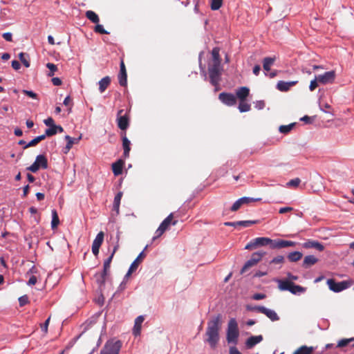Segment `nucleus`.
Instances as JSON below:
<instances>
[{
	"instance_id": "1",
	"label": "nucleus",
	"mask_w": 354,
	"mask_h": 354,
	"mask_svg": "<svg viewBox=\"0 0 354 354\" xmlns=\"http://www.w3.org/2000/svg\"><path fill=\"white\" fill-rule=\"evenodd\" d=\"M222 316L221 314L212 317L208 322L206 328L205 342H207L212 348H216L219 341V330L221 328Z\"/></svg>"
},
{
	"instance_id": "2",
	"label": "nucleus",
	"mask_w": 354,
	"mask_h": 354,
	"mask_svg": "<svg viewBox=\"0 0 354 354\" xmlns=\"http://www.w3.org/2000/svg\"><path fill=\"white\" fill-rule=\"evenodd\" d=\"M221 64L211 63L209 64L208 73L210 82L214 86H217L221 80Z\"/></svg>"
},
{
	"instance_id": "3",
	"label": "nucleus",
	"mask_w": 354,
	"mask_h": 354,
	"mask_svg": "<svg viewBox=\"0 0 354 354\" xmlns=\"http://www.w3.org/2000/svg\"><path fill=\"white\" fill-rule=\"evenodd\" d=\"M122 345L120 340L111 339L104 344L100 354H119Z\"/></svg>"
},
{
	"instance_id": "4",
	"label": "nucleus",
	"mask_w": 354,
	"mask_h": 354,
	"mask_svg": "<svg viewBox=\"0 0 354 354\" xmlns=\"http://www.w3.org/2000/svg\"><path fill=\"white\" fill-rule=\"evenodd\" d=\"M326 284L328 285L330 290L334 292H339L348 288L352 285V281H342L337 282L334 279H328L326 281Z\"/></svg>"
},
{
	"instance_id": "5",
	"label": "nucleus",
	"mask_w": 354,
	"mask_h": 354,
	"mask_svg": "<svg viewBox=\"0 0 354 354\" xmlns=\"http://www.w3.org/2000/svg\"><path fill=\"white\" fill-rule=\"evenodd\" d=\"M174 214L171 213L163 221L160 223V226L156 231V235L153 236V240L162 236L164 232L169 229L171 225H175L178 223V221L174 220Z\"/></svg>"
},
{
	"instance_id": "6",
	"label": "nucleus",
	"mask_w": 354,
	"mask_h": 354,
	"mask_svg": "<svg viewBox=\"0 0 354 354\" xmlns=\"http://www.w3.org/2000/svg\"><path fill=\"white\" fill-rule=\"evenodd\" d=\"M239 335L237 323L234 319H231L228 323L227 330V340L228 343L236 344Z\"/></svg>"
},
{
	"instance_id": "7",
	"label": "nucleus",
	"mask_w": 354,
	"mask_h": 354,
	"mask_svg": "<svg viewBox=\"0 0 354 354\" xmlns=\"http://www.w3.org/2000/svg\"><path fill=\"white\" fill-rule=\"evenodd\" d=\"M48 167V160L45 156L38 155L36 157L35 161L27 168L28 170L35 173L40 168L46 169Z\"/></svg>"
},
{
	"instance_id": "8",
	"label": "nucleus",
	"mask_w": 354,
	"mask_h": 354,
	"mask_svg": "<svg viewBox=\"0 0 354 354\" xmlns=\"http://www.w3.org/2000/svg\"><path fill=\"white\" fill-rule=\"evenodd\" d=\"M248 309L250 310H257L259 313H263L272 322L278 321L279 319V317L274 310L266 308L264 306H259L254 308L248 307Z\"/></svg>"
},
{
	"instance_id": "9",
	"label": "nucleus",
	"mask_w": 354,
	"mask_h": 354,
	"mask_svg": "<svg viewBox=\"0 0 354 354\" xmlns=\"http://www.w3.org/2000/svg\"><path fill=\"white\" fill-rule=\"evenodd\" d=\"M269 242H271V239L268 237H258L252 239L250 243H248L245 247V250H253L257 248L259 246H265L269 244Z\"/></svg>"
},
{
	"instance_id": "10",
	"label": "nucleus",
	"mask_w": 354,
	"mask_h": 354,
	"mask_svg": "<svg viewBox=\"0 0 354 354\" xmlns=\"http://www.w3.org/2000/svg\"><path fill=\"white\" fill-rule=\"evenodd\" d=\"M123 112V109L118 111L117 114V123L119 129L122 131H126L129 125V117L127 113L122 115Z\"/></svg>"
},
{
	"instance_id": "11",
	"label": "nucleus",
	"mask_w": 354,
	"mask_h": 354,
	"mask_svg": "<svg viewBox=\"0 0 354 354\" xmlns=\"http://www.w3.org/2000/svg\"><path fill=\"white\" fill-rule=\"evenodd\" d=\"M218 99L223 104L228 106H232L236 104V97L231 93H221L218 95Z\"/></svg>"
},
{
	"instance_id": "12",
	"label": "nucleus",
	"mask_w": 354,
	"mask_h": 354,
	"mask_svg": "<svg viewBox=\"0 0 354 354\" xmlns=\"http://www.w3.org/2000/svg\"><path fill=\"white\" fill-rule=\"evenodd\" d=\"M319 83L322 84H332L334 82L336 73L335 71H330L317 76Z\"/></svg>"
},
{
	"instance_id": "13",
	"label": "nucleus",
	"mask_w": 354,
	"mask_h": 354,
	"mask_svg": "<svg viewBox=\"0 0 354 354\" xmlns=\"http://www.w3.org/2000/svg\"><path fill=\"white\" fill-rule=\"evenodd\" d=\"M104 237V233L101 231L100 232L96 237L95 238L93 244H92V252L95 256H97L99 254V250L101 245L103 243Z\"/></svg>"
},
{
	"instance_id": "14",
	"label": "nucleus",
	"mask_w": 354,
	"mask_h": 354,
	"mask_svg": "<svg viewBox=\"0 0 354 354\" xmlns=\"http://www.w3.org/2000/svg\"><path fill=\"white\" fill-rule=\"evenodd\" d=\"M145 254L143 251L139 254V255L137 257V258L131 264V266L129 268V270L125 275V278H127L128 277H129L134 271L136 270L139 264L142 261V259L145 258Z\"/></svg>"
},
{
	"instance_id": "15",
	"label": "nucleus",
	"mask_w": 354,
	"mask_h": 354,
	"mask_svg": "<svg viewBox=\"0 0 354 354\" xmlns=\"http://www.w3.org/2000/svg\"><path fill=\"white\" fill-rule=\"evenodd\" d=\"M120 71L118 75L119 84L122 86H126L127 84V70L123 59L120 62Z\"/></svg>"
},
{
	"instance_id": "16",
	"label": "nucleus",
	"mask_w": 354,
	"mask_h": 354,
	"mask_svg": "<svg viewBox=\"0 0 354 354\" xmlns=\"http://www.w3.org/2000/svg\"><path fill=\"white\" fill-rule=\"evenodd\" d=\"M302 246L304 248L308 249V248H315L318 251H323L324 250V246L321 243L314 241V240H308L305 243L302 244Z\"/></svg>"
},
{
	"instance_id": "17",
	"label": "nucleus",
	"mask_w": 354,
	"mask_h": 354,
	"mask_svg": "<svg viewBox=\"0 0 354 354\" xmlns=\"http://www.w3.org/2000/svg\"><path fill=\"white\" fill-rule=\"evenodd\" d=\"M108 273V272L102 270V272H97L94 275V278L99 286V288L102 289V288L104 286Z\"/></svg>"
},
{
	"instance_id": "18",
	"label": "nucleus",
	"mask_w": 354,
	"mask_h": 354,
	"mask_svg": "<svg viewBox=\"0 0 354 354\" xmlns=\"http://www.w3.org/2000/svg\"><path fill=\"white\" fill-rule=\"evenodd\" d=\"M122 147L124 149L123 156L125 158H127L129 157V152L131 150V142L129 140V139L127 138L126 132H124L122 133Z\"/></svg>"
},
{
	"instance_id": "19",
	"label": "nucleus",
	"mask_w": 354,
	"mask_h": 354,
	"mask_svg": "<svg viewBox=\"0 0 354 354\" xmlns=\"http://www.w3.org/2000/svg\"><path fill=\"white\" fill-rule=\"evenodd\" d=\"M124 162L122 159H119L112 164V171L115 176H118L122 173Z\"/></svg>"
},
{
	"instance_id": "20",
	"label": "nucleus",
	"mask_w": 354,
	"mask_h": 354,
	"mask_svg": "<svg viewBox=\"0 0 354 354\" xmlns=\"http://www.w3.org/2000/svg\"><path fill=\"white\" fill-rule=\"evenodd\" d=\"M297 81L284 82L279 81L277 84V88L280 91H288L292 86H295Z\"/></svg>"
},
{
	"instance_id": "21",
	"label": "nucleus",
	"mask_w": 354,
	"mask_h": 354,
	"mask_svg": "<svg viewBox=\"0 0 354 354\" xmlns=\"http://www.w3.org/2000/svg\"><path fill=\"white\" fill-rule=\"evenodd\" d=\"M250 94V89L246 86L240 87L236 90V95L240 101L246 100Z\"/></svg>"
},
{
	"instance_id": "22",
	"label": "nucleus",
	"mask_w": 354,
	"mask_h": 354,
	"mask_svg": "<svg viewBox=\"0 0 354 354\" xmlns=\"http://www.w3.org/2000/svg\"><path fill=\"white\" fill-rule=\"evenodd\" d=\"M318 262V259L314 255L306 256L304 259L302 266L304 268H309Z\"/></svg>"
},
{
	"instance_id": "23",
	"label": "nucleus",
	"mask_w": 354,
	"mask_h": 354,
	"mask_svg": "<svg viewBox=\"0 0 354 354\" xmlns=\"http://www.w3.org/2000/svg\"><path fill=\"white\" fill-rule=\"evenodd\" d=\"M144 320H145V317L142 315L138 316L135 319L133 333L136 336L139 335L140 334L141 328H142V324L143 323Z\"/></svg>"
},
{
	"instance_id": "24",
	"label": "nucleus",
	"mask_w": 354,
	"mask_h": 354,
	"mask_svg": "<svg viewBox=\"0 0 354 354\" xmlns=\"http://www.w3.org/2000/svg\"><path fill=\"white\" fill-rule=\"evenodd\" d=\"M263 340L262 335H257V336H251L249 337L246 342L245 345L248 348H251L254 347L256 344L260 343Z\"/></svg>"
},
{
	"instance_id": "25",
	"label": "nucleus",
	"mask_w": 354,
	"mask_h": 354,
	"mask_svg": "<svg viewBox=\"0 0 354 354\" xmlns=\"http://www.w3.org/2000/svg\"><path fill=\"white\" fill-rule=\"evenodd\" d=\"M278 288L281 291H290L292 281L289 280L277 279Z\"/></svg>"
},
{
	"instance_id": "26",
	"label": "nucleus",
	"mask_w": 354,
	"mask_h": 354,
	"mask_svg": "<svg viewBox=\"0 0 354 354\" xmlns=\"http://www.w3.org/2000/svg\"><path fill=\"white\" fill-rule=\"evenodd\" d=\"M65 139L67 141V144L64 148V153H67L72 148L73 144L77 143L80 141L81 136H80L78 138H73L69 136H66Z\"/></svg>"
},
{
	"instance_id": "27",
	"label": "nucleus",
	"mask_w": 354,
	"mask_h": 354,
	"mask_svg": "<svg viewBox=\"0 0 354 354\" xmlns=\"http://www.w3.org/2000/svg\"><path fill=\"white\" fill-rule=\"evenodd\" d=\"M111 83V78L109 76H106L99 81V91L103 93L108 88Z\"/></svg>"
},
{
	"instance_id": "28",
	"label": "nucleus",
	"mask_w": 354,
	"mask_h": 354,
	"mask_svg": "<svg viewBox=\"0 0 354 354\" xmlns=\"http://www.w3.org/2000/svg\"><path fill=\"white\" fill-rule=\"evenodd\" d=\"M303 257V254L300 252H298V251H295V252H290L288 254V259L290 261V262H297L298 261H299Z\"/></svg>"
},
{
	"instance_id": "29",
	"label": "nucleus",
	"mask_w": 354,
	"mask_h": 354,
	"mask_svg": "<svg viewBox=\"0 0 354 354\" xmlns=\"http://www.w3.org/2000/svg\"><path fill=\"white\" fill-rule=\"evenodd\" d=\"M122 196V192H119L115 196V198H114L113 209L114 211H115L117 214H119L120 204V201H121Z\"/></svg>"
},
{
	"instance_id": "30",
	"label": "nucleus",
	"mask_w": 354,
	"mask_h": 354,
	"mask_svg": "<svg viewBox=\"0 0 354 354\" xmlns=\"http://www.w3.org/2000/svg\"><path fill=\"white\" fill-rule=\"evenodd\" d=\"M275 61V57H265L263 61V68L266 71L270 70V66Z\"/></svg>"
},
{
	"instance_id": "31",
	"label": "nucleus",
	"mask_w": 354,
	"mask_h": 354,
	"mask_svg": "<svg viewBox=\"0 0 354 354\" xmlns=\"http://www.w3.org/2000/svg\"><path fill=\"white\" fill-rule=\"evenodd\" d=\"M220 49L218 47H215L212 50V63H219L221 64V59L219 55Z\"/></svg>"
},
{
	"instance_id": "32",
	"label": "nucleus",
	"mask_w": 354,
	"mask_h": 354,
	"mask_svg": "<svg viewBox=\"0 0 354 354\" xmlns=\"http://www.w3.org/2000/svg\"><path fill=\"white\" fill-rule=\"evenodd\" d=\"M314 351L313 347H308L306 346H302L297 349L294 353L295 354H311Z\"/></svg>"
},
{
	"instance_id": "33",
	"label": "nucleus",
	"mask_w": 354,
	"mask_h": 354,
	"mask_svg": "<svg viewBox=\"0 0 354 354\" xmlns=\"http://www.w3.org/2000/svg\"><path fill=\"white\" fill-rule=\"evenodd\" d=\"M86 17L93 23L98 24L100 19L98 15L92 10H88L85 14Z\"/></svg>"
},
{
	"instance_id": "34",
	"label": "nucleus",
	"mask_w": 354,
	"mask_h": 354,
	"mask_svg": "<svg viewBox=\"0 0 354 354\" xmlns=\"http://www.w3.org/2000/svg\"><path fill=\"white\" fill-rule=\"evenodd\" d=\"M305 291H306V288H304L299 285H296L295 283H294L292 282L289 292H290L292 294L296 295V294L303 293Z\"/></svg>"
},
{
	"instance_id": "35",
	"label": "nucleus",
	"mask_w": 354,
	"mask_h": 354,
	"mask_svg": "<svg viewBox=\"0 0 354 354\" xmlns=\"http://www.w3.org/2000/svg\"><path fill=\"white\" fill-rule=\"evenodd\" d=\"M59 224V219L57 212L55 209L52 210V221L51 227L53 230L56 229Z\"/></svg>"
},
{
	"instance_id": "36",
	"label": "nucleus",
	"mask_w": 354,
	"mask_h": 354,
	"mask_svg": "<svg viewBox=\"0 0 354 354\" xmlns=\"http://www.w3.org/2000/svg\"><path fill=\"white\" fill-rule=\"evenodd\" d=\"M45 139V136L41 135L39 136L34 139H32L31 141H30L27 145H26L24 147V149H27L30 147H33L37 145L39 142Z\"/></svg>"
},
{
	"instance_id": "37",
	"label": "nucleus",
	"mask_w": 354,
	"mask_h": 354,
	"mask_svg": "<svg viewBox=\"0 0 354 354\" xmlns=\"http://www.w3.org/2000/svg\"><path fill=\"white\" fill-rule=\"evenodd\" d=\"M239 110L240 112H247L249 111L251 109V106L248 104L246 100H243L239 102Z\"/></svg>"
},
{
	"instance_id": "38",
	"label": "nucleus",
	"mask_w": 354,
	"mask_h": 354,
	"mask_svg": "<svg viewBox=\"0 0 354 354\" xmlns=\"http://www.w3.org/2000/svg\"><path fill=\"white\" fill-rule=\"evenodd\" d=\"M19 58L25 67H30V62L28 59L29 55L28 54H26L24 53H20L19 54Z\"/></svg>"
},
{
	"instance_id": "39",
	"label": "nucleus",
	"mask_w": 354,
	"mask_h": 354,
	"mask_svg": "<svg viewBox=\"0 0 354 354\" xmlns=\"http://www.w3.org/2000/svg\"><path fill=\"white\" fill-rule=\"evenodd\" d=\"M257 263L250 258L248 260L241 270V274H243L250 268L256 266Z\"/></svg>"
},
{
	"instance_id": "40",
	"label": "nucleus",
	"mask_w": 354,
	"mask_h": 354,
	"mask_svg": "<svg viewBox=\"0 0 354 354\" xmlns=\"http://www.w3.org/2000/svg\"><path fill=\"white\" fill-rule=\"evenodd\" d=\"M265 254V252H254L251 256V259L257 264Z\"/></svg>"
},
{
	"instance_id": "41",
	"label": "nucleus",
	"mask_w": 354,
	"mask_h": 354,
	"mask_svg": "<svg viewBox=\"0 0 354 354\" xmlns=\"http://www.w3.org/2000/svg\"><path fill=\"white\" fill-rule=\"evenodd\" d=\"M279 242H280V249L281 248H288V247H294L297 244L294 241L283 240V239H280Z\"/></svg>"
},
{
	"instance_id": "42",
	"label": "nucleus",
	"mask_w": 354,
	"mask_h": 354,
	"mask_svg": "<svg viewBox=\"0 0 354 354\" xmlns=\"http://www.w3.org/2000/svg\"><path fill=\"white\" fill-rule=\"evenodd\" d=\"M223 4V0H211V9L212 10H218Z\"/></svg>"
},
{
	"instance_id": "43",
	"label": "nucleus",
	"mask_w": 354,
	"mask_h": 354,
	"mask_svg": "<svg viewBox=\"0 0 354 354\" xmlns=\"http://www.w3.org/2000/svg\"><path fill=\"white\" fill-rule=\"evenodd\" d=\"M257 221H236V224H238V226H242L244 227H249L253 224L257 223Z\"/></svg>"
},
{
	"instance_id": "44",
	"label": "nucleus",
	"mask_w": 354,
	"mask_h": 354,
	"mask_svg": "<svg viewBox=\"0 0 354 354\" xmlns=\"http://www.w3.org/2000/svg\"><path fill=\"white\" fill-rule=\"evenodd\" d=\"M354 341V337L348 338V339H342L339 340L337 343V347H344L346 346L350 342Z\"/></svg>"
},
{
	"instance_id": "45",
	"label": "nucleus",
	"mask_w": 354,
	"mask_h": 354,
	"mask_svg": "<svg viewBox=\"0 0 354 354\" xmlns=\"http://www.w3.org/2000/svg\"><path fill=\"white\" fill-rule=\"evenodd\" d=\"M57 129H56V125H53V127H50V128L47 129L46 131H45V134H44L43 136H45V138L46 136H54L57 133Z\"/></svg>"
},
{
	"instance_id": "46",
	"label": "nucleus",
	"mask_w": 354,
	"mask_h": 354,
	"mask_svg": "<svg viewBox=\"0 0 354 354\" xmlns=\"http://www.w3.org/2000/svg\"><path fill=\"white\" fill-rule=\"evenodd\" d=\"M293 126H294V124H290L288 125H281L279 127V131L281 133H284V134L288 133V132H290L291 131Z\"/></svg>"
},
{
	"instance_id": "47",
	"label": "nucleus",
	"mask_w": 354,
	"mask_h": 354,
	"mask_svg": "<svg viewBox=\"0 0 354 354\" xmlns=\"http://www.w3.org/2000/svg\"><path fill=\"white\" fill-rule=\"evenodd\" d=\"M284 263V257L281 255H278L270 261V264H279L282 265Z\"/></svg>"
},
{
	"instance_id": "48",
	"label": "nucleus",
	"mask_w": 354,
	"mask_h": 354,
	"mask_svg": "<svg viewBox=\"0 0 354 354\" xmlns=\"http://www.w3.org/2000/svg\"><path fill=\"white\" fill-rule=\"evenodd\" d=\"M113 254H111L110 257L106 259L104 262V266H103V270L104 271H106V272H108L109 271V269H110V266H111V263L112 261V259H113Z\"/></svg>"
},
{
	"instance_id": "49",
	"label": "nucleus",
	"mask_w": 354,
	"mask_h": 354,
	"mask_svg": "<svg viewBox=\"0 0 354 354\" xmlns=\"http://www.w3.org/2000/svg\"><path fill=\"white\" fill-rule=\"evenodd\" d=\"M46 67L50 70L48 76L52 77L54 75L55 72L57 70V67L53 63H48Z\"/></svg>"
},
{
	"instance_id": "50",
	"label": "nucleus",
	"mask_w": 354,
	"mask_h": 354,
	"mask_svg": "<svg viewBox=\"0 0 354 354\" xmlns=\"http://www.w3.org/2000/svg\"><path fill=\"white\" fill-rule=\"evenodd\" d=\"M241 203L243 205L244 204H248L252 202H256L261 200V198H250V197H242L240 198Z\"/></svg>"
},
{
	"instance_id": "51",
	"label": "nucleus",
	"mask_w": 354,
	"mask_h": 354,
	"mask_svg": "<svg viewBox=\"0 0 354 354\" xmlns=\"http://www.w3.org/2000/svg\"><path fill=\"white\" fill-rule=\"evenodd\" d=\"M280 239H271V242H269V245L271 249H280Z\"/></svg>"
},
{
	"instance_id": "52",
	"label": "nucleus",
	"mask_w": 354,
	"mask_h": 354,
	"mask_svg": "<svg viewBox=\"0 0 354 354\" xmlns=\"http://www.w3.org/2000/svg\"><path fill=\"white\" fill-rule=\"evenodd\" d=\"M300 183H301V180L299 178H295L294 179L290 180L287 183V185L289 187H297L299 185Z\"/></svg>"
},
{
	"instance_id": "53",
	"label": "nucleus",
	"mask_w": 354,
	"mask_h": 354,
	"mask_svg": "<svg viewBox=\"0 0 354 354\" xmlns=\"http://www.w3.org/2000/svg\"><path fill=\"white\" fill-rule=\"evenodd\" d=\"M319 80L317 76H315V78L310 81L309 89L310 91H313L316 89V88L318 86Z\"/></svg>"
},
{
	"instance_id": "54",
	"label": "nucleus",
	"mask_w": 354,
	"mask_h": 354,
	"mask_svg": "<svg viewBox=\"0 0 354 354\" xmlns=\"http://www.w3.org/2000/svg\"><path fill=\"white\" fill-rule=\"evenodd\" d=\"M241 205H243V204L239 198L234 203L230 209L232 212H236L241 207Z\"/></svg>"
},
{
	"instance_id": "55",
	"label": "nucleus",
	"mask_w": 354,
	"mask_h": 354,
	"mask_svg": "<svg viewBox=\"0 0 354 354\" xmlns=\"http://www.w3.org/2000/svg\"><path fill=\"white\" fill-rule=\"evenodd\" d=\"M95 32L100 33V34H109V32L104 28L102 25L97 24L95 26Z\"/></svg>"
},
{
	"instance_id": "56",
	"label": "nucleus",
	"mask_w": 354,
	"mask_h": 354,
	"mask_svg": "<svg viewBox=\"0 0 354 354\" xmlns=\"http://www.w3.org/2000/svg\"><path fill=\"white\" fill-rule=\"evenodd\" d=\"M28 297L27 295L21 296L19 298V303L20 306H24L28 303Z\"/></svg>"
},
{
	"instance_id": "57",
	"label": "nucleus",
	"mask_w": 354,
	"mask_h": 354,
	"mask_svg": "<svg viewBox=\"0 0 354 354\" xmlns=\"http://www.w3.org/2000/svg\"><path fill=\"white\" fill-rule=\"evenodd\" d=\"M22 92L30 98L37 99V94L32 91L23 90Z\"/></svg>"
},
{
	"instance_id": "58",
	"label": "nucleus",
	"mask_w": 354,
	"mask_h": 354,
	"mask_svg": "<svg viewBox=\"0 0 354 354\" xmlns=\"http://www.w3.org/2000/svg\"><path fill=\"white\" fill-rule=\"evenodd\" d=\"M63 104L66 106H69L68 108V112H71V105H72V100L70 96H67L66 97H65L64 102H63Z\"/></svg>"
},
{
	"instance_id": "59",
	"label": "nucleus",
	"mask_w": 354,
	"mask_h": 354,
	"mask_svg": "<svg viewBox=\"0 0 354 354\" xmlns=\"http://www.w3.org/2000/svg\"><path fill=\"white\" fill-rule=\"evenodd\" d=\"M50 317H48L45 322L41 325V328L44 333H47Z\"/></svg>"
},
{
	"instance_id": "60",
	"label": "nucleus",
	"mask_w": 354,
	"mask_h": 354,
	"mask_svg": "<svg viewBox=\"0 0 354 354\" xmlns=\"http://www.w3.org/2000/svg\"><path fill=\"white\" fill-rule=\"evenodd\" d=\"M266 297V295L263 293H256L252 296V299L254 300H261Z\"/></svg>"
},
{
	"instance_id": "61",
	"label": "nucleus",
	"mask_w": 354,
	"mask_h": 354,
	"mask_svg": "<svg viewBox=\"0 0 354 354\" xmlns=\"http://www.w3.org/2000/svg\"><path fill=\"white\" fill-rule=\"evenodd\" d=\"M293 210V208L291 207H281L279 210V214H285Z\"/></svg>"
},
{
	"instance_id": "62",
	"label": "nucleus",
	"mask_w": 354,
	"mask_h": 354,
	"mask_svg": "<svg viewBox=\"0 0 354 354\" xmlns=\"http://www.w3.org/2000/svg\"><path fill=\"white\" fill-rule=\"evenodd\" d=\"M44 122L46 126L50 127L55 125L54 120L52 118H48L47 119L44 120Z\"/></svg>"
},
{
	"instance_id": "63",
	"label": "nucleus",
	"mask_w": 354,
	"mask_h": 354,
	"mask_svg": "<svg viewBox=\"0 0 354 354\" xmlns=\"http://www.w3.org/2000/svg\"><path fill=\"white\" fill-rule=\"evenodd\" d=\"M2 37L4 39H6L8 41H12V35L10 32H5L3 34Z\"/></svg>"
},
{
	"instance_id": "64",
	"label": "nucleus",
	"mask_w": 354,
	"mask_h": 354,
	"mask_svg": "<svg viewBox=\"0 0 354 354\" xmlns=\"http://www.w3.org/2000/svg\"><path fill=\"white\" fill-rule=\"evenodd\" d=\"M229 354H241V353L237 349L235 346H232L230 348V353Z\"/></svg>"
}]
</instances>
